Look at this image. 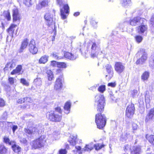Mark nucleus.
I'll list each match as a JSON object with an SVG mask.
<instances>
[{"label":"nucleus","instance_id":"obj_1","mask_svg":"<svg viewBox=\"0 0 154 154\" xmlns=\"http://www.w3.org/2000/svg\"><path fill=\"white\" fill-rule=\"evenodd\" d=\"M95 122L97 128L99 129H102L106 123V117L104 115L100 113L97 114L96 115Z\"/></svg>","mask_w":154,"mask_h":154},{"label":"nucleus","instance_id":"obj_2","mask_svg":"<svg viewBox=\"0 0 154 154\" xmlns=\"http://www.w3.org/2000/svg\"><path fill=\"white\" fill-rule=\"evenodd\" d=\"M46 142L45 136L42 135L39 138L33 141L31 145L33 148L36 149L43 146Z\"/></svg>","mask_w":154,"mask_h":154},{"label":"nucleus","instance_id":"obj_3","mask_svg":"<svg viewBox=\"0 0 154 154\" xmlns=\"http://www.w3.org/2000/svg\"><path fill=\"white\" fill-rule=\"evenodd\" d=\"M95 99L97 105V110L100 112L104 108L105 104L104 96L103 95L99 94L95 97Z\"/></svg>","mask_w":154,"mask_h":154},{"label":"nucleus","instance_id":"obj_4","mask_svg":"<svg viewBox=\"0 0 154 154\" xmlns=\"http://www.w3.org/2000/svg\"><path fill=\"white\" fill-rule=\"evenodd\" d=\"M55 11L47 13L45 16V18L47 24L50 26L54 23V16H55Z\"/></svg>","mask_w":154,"mask_h":154},{"label":"nucleus","instance_id":"obj_5","mask_svg":"<svg viewBox=\"0 0 154 154\" xmlns=\"http://www.w3.org/2000/svg\"><path fill=\"white\" fill-rule=\"evenodd\" d=\"M49 119L52 121L60 122L62 118V116L55 113L53 111H51L48 113Z\"/></svg>","mask_w":154,"mask_h":154},{"label":"nucleus","instance_id":"obj_6","mask_svg":"<svg viewBox=\"0 0 154 154\" xmlns=\"http://www.w3.org/2000/svg\"><path fill=\"white\" fill-rule=\"evenodd\" d=\"M135 107L134 104H131L127 107L126 110V116L128 118L132 117L134 113Z\"/></svg>","mask_w":154,"mask_h":154},{"label":"nucleus","instance_id":"obj_7","mask_svg":"<svg viewBox=\"0 0 154 154\" xmlns=\"http://www.w3.org/2000/svg\"><path fill=\"white\" fill-rule=\"evenodd\" d=\"M114 67L115 70L118 74L123 72L125 69L124 64L120 62H116Z\"/></svg>","mask_w":154,"mask_h":154},{"label":"nucleus","instance_id":"obj_8","mask_svg":"<svg viewBox=\"0 0 154 154\" xmlns=\"http://www.w3.org/2000/svg\"><path fill=\"white\" fill-rule=\"evenodd\" d=\"M93 143H91L88 144L86 145L81 150V148L80 146H75V148L77 150L79 154H81L83 151H91L93 149Z\"/></svg>","mask_w":154,"mask_h":154},{"label":"nucleus","instance_id":"obj_9","mask_svg":"<svg viewBox=\"0 0 154 154\" xmlns=\"http://www.w3.org/2000/svg\"><path fill=\"white\" fill-rule=\"evenodd\" d=\"M26 134L29 135H32L38 132V129L33 126L27 127L25 128L24 130Z\"/></svg>","mask_w":154,"mask_h":154},{"label":"nucleus","instance_id":"obj_10","mask_svg":"<svg viewBox=\"0 0 154 154\" xmlns=\"http://www.w3.org/2000/svg\"><path fill=\"white\" fill-rule=\"evenodd\" d=\"M138 54H142L141 57L137 60L136 62L137 64L142 63L144 62L147 59V54L145 52V50L143 49L140 50L138 52Z\"/></svg>","mask_w":154,"mask_h":154},{"label":"nucleus","instance_id":"obj_11","mask_svg":"<svg viewBox=\"0 0 154 154\" xmlns=\"http://www.w3.org/2000/svg\"><path fill=\"white\" fill-rule=\"evenodd\" d=\"M29 50L30 52L33 54H37L38 51V49L35 41L33 40H32L30 42L29 45Z\"/></svg>","mask_w":154,"mask_h":154},{"label":"nucleus","instance_id":"obj_12","mask_svg":"<svg viewBox=\"0 0 154 154\" xmlns=\"http://www.w3.org/2000/svg\"><path fill=\"white\" fill-rule=\"evenodd\" d=\"M12 16L13 22L18 21L19 23L21 17L17 8H15L13 9Z\"/></svg>","mask_w":154,"mask_h":154},{"label":"nucleus","instance_id":"obj_13","mask_svg":"<svg viewBox=\"0 0 154 154\" xmlns=\"http://www.w3.org/2000/svg\"><path fill=\"white\" fill-rule=\"evenodd\" d=\"M106 69L108 74L106 75V77L107 79H110L113 76V72L112 66L110 65H107L106 66Z\"/></svg>","mask_w":154,"mask_h":154},{"label":"nucleus","instance_id":"obj_14","mask_svg":"<svg viewBox=\"0 0 154 154\" xmlns=\"http://www.w3.org/2000/svg\"><path fill=\"white\" fill-rule=\"evenodd\" d=\"M12 143L11 145L13 151L16 153L19 154L21 150V147L17 145L14 141Z\"/></svg>","mask_w":154,"mask_h":154},{"label":"nucleus","instance_id":"obj_15","mask_svg":"<svg viewBox=\"0 0 154 154\" xmlns=\"http://www.w3.org/2000/svg\"><path fill=\"white\" fill-rule=\"evenodd\" d=\"M62 86L61 80L59 78L57 79L55 82L54 89L56 90H60L62 88Z\"/></svg>","mask_w":154,"mask_h":154},{"label":"nucleus","instance_id":"obj_16","mask_svg":"<svg viewBox=\"0 0 154 154\" xmlns=\"http://www.w3.org/2000/svg\"><path fill=\"white\" fill-rule=\"evenodd\" d=\"M154 116V108L151 109L147 115L145 119V121L146 122H148L152 119V118Z\"/></svg>","mask_w":154,"mask_h":154},{"label":"nucleus","instance_id":"obj_17","mask_svg":"<svg viewBox=\"0 0 154 154\" xmlns=\"http://www.w3.org/2000/svg\"><path fill=\"white\" fill-rule=\"evenodd\" d=\"M141 148L140 146L133 147L131 149V154H140Z\"/></svg>","mask_w":154,"mask_h":154},{"label":"nucleus","instance_id":"obj_18","mask_svg":"<svg viewBox=\"0 0 154 154\" xmlns=\"http://www.w3.org/2000/svg\"><path fill=\"white\" fill-rule=\"evenodd\" d=\"M64 56L66 58L72 60L76 59L77 57V56L76 55L72 54V53L68 52H65Z\"/></svg>","mask_w":154,"mask_h":154},{"label":"nucleus","instance_id":"obj_19","mask_svg":"<svg viewBox=\"0 0 154 154\" xmlns=\"http://www.w3.org/2000/svg\"><path fill=\"white\" fill-rule=\"evenodd\" d=\"M139 17L134 18L133 19L131 20L130 22V24L132 26H136L137 25L139 22H140L141 20H143Z\"/></svg>","mask_w":154,"mask_h":154},{"label":"nucleus","instance_id":"obj_20","mask_svg":"<svg viewBox=\"0 0 154 154\" xmlns=\"http://www.w3.org/2000/svg\"><path fill=\"white\" fill-rule=\"evenodd\" d=\"M25 101H26V102H29L31 103L32 100L30 98L27 97L26 98H21L17 100V103L18 104H21L22 103L24 102Z\"/></svg>","mask_w":154,"mask_h":154},{"label":"nucleus","instance_id":"obj_21","mask_svg":"<svg viewBox=\"0 0 154 154\" xmlns=\"http://www.w3.org/2000/svg\"><path fill=\"white\" fill-rule=\"evenodd\" d=\"M28 44V42L27 40H24L22 43L20 49L19 50V52L20 53L23 51V50L27 47Z\"/></svg>","mask_w":154,"mask_h":154},{"label":"nucleus","instance_id":"obj_22","mask_svg":"<svg viewBox=\"0 0 154 154\" xmlns=\"http://www.w3.org/2000/svg\"><path fill=\"white\" fill-rule=\"evenodd\" d=\"M46 73L48 80L50 81H52L54 78V74L52 71L50 69H48Z\"/></svg>","mask_w":154,"mask_h":154},{"label":"nucleus","instance_id":"obj_23","mask_svg":"<svg viewBox=\"0 0 154 154\" xmlns=\"http://www.w3.org/2000/svg\"><path fill=\"white\" fill-rule=\"evenodd\" d=\"M49 57L48 55H44L42 56L39 60V63H40L45 64L48 61Z\"/></svg>","mask_w":154,"mask_h":154},{"label":"nucleus","instance_id":"obj_24","mask_svg":"<svg viewBox=\"0 0 154 154\" xmlns=\"http://www.w3.org/2000/svg\"><path fill=\"white\" fill-rule=\"evenodd\" d=\"M96 44L94 43H92L91 47V57H96L98 55V54L97 53V49H96V52L95 53H94V50L96 49Z\"/></svg>","mask_w":154,"mask_h":154},{"label":"nucleus","instance_id":"obj_25","mask_svg":"<svg viewBox=\"0 0 154 154\" xmlns=\"http://www.w3.org/2000/svg\"><path fill=\"white\" fill-rule=\"evenodd\" d=\"M71 103L69 102H66L64 106V109L65 110V112L66 114H68L70 111V108Z\"/></svg>","mask_w":154,"mask_h":154},{"label":"nucleus","instance_id":"obj_26","mask_svg":"<svg viewBox=\"0 0 154 154\" xmlns=\"http://www.w3.org/2000/svg\"><path fill=\"white\" fill-rule=\"evenodd\" d=\"M120 3L124 7H127L131 3V0H120Z\"/></svg>","mask_w":154,"mask_h":154},{"label":"nucleus","instance_id":"obj_27","mask_svg":"<svg viewBox=\"0 0 154 154\" xmlns=\"http://www.w3.org/2000/svg\"><path fill=\"white\" fill-rule=\"evenodd\" d=\"M147 29V27L144 25H141L139 26L138 31L139 33L144 32Z\"/></svg>","mask_w":154,"mask_h":154},{"label":"nucleus","instance_id":"obj_28","mask_svg":"<svg viewBox=\"0 0 154 154\" xmlns=\"http://www.w3.org/2000/svg\"><path fill=\"white\" fill-rule=\"evenodd\" d=\"M17 26V25L14 24L11 25L10 26L8 29V32L12 35V36L13 35L14 31L15 30V28Z\"/></svg>","mask_w":154,"mask_h":154},{"label":"nucleus","instance_id":"obj_29","mask_svg":"<svg viewBox=\"0 0 154 154\" xmlns=\"http://www.w3.org/2000/svg\"><path fill=\"white\" fill-rule=\"evenodd\" d=\"M34 84L36 85V87H39L41 85L42 83V80L41 78H38L34 79Z\"/></svg>","mask_w":154,"mask_h":154},{"label":"nucleus","instance_id":"obj_30","mask_svg":"<svg viewBox=\"0 0 154 154\" xmlns=\"http://www.w3.org/2000/svg\"><path fill=\"white\" fill-rule=\"evenodd\" d=\"M149 72L146 71L144 72L141 76V79L143 81L147 80L149 77Z\"/></svg>","mask_w":154,"mask_h":154},{"label":"nucleus","instance_id":"obj_31","mask_svg":"<svg viewBox=\"0 0 154 154\" xmlns=\"http://www.w3.org/2000/svg\"><path fill=\"white\" fill-rule=\"evenodd\" d=\"M7 152V149L2 144L0 145V153L1 154H6Z\"/></svg>","mask_w":154,"mask_h":154},{"label":"nucleus","instance_id":"obj_32","mask_svg":"<svg viewBox=\"0 0 154 154\" xmlns=\"http://www.w3.org/2000/svg\"><path fill=\"white\" fill-rule=\"evenodd\" d=\"M22 69V66L20 65H19L16 67L15 69L13 70L11 72V74L12 75H14L16 73H18L20 72Z\"/></svg>","mask_w":154,"mask_h":154},{"label":"nucleus","instance_id":"obj_33","mask_svg":"<svg viewBox=\"0 0 154 154\" xmlns=\"http://www.w3.org/2000/svg\"><path fill=\"white\" fill-rule=\"evenodd\" d=\"M146 137L150 143H152V144L154 145V135H150L149 136L146 135Z\"/></svg>","mask_w":154,"mask_h":154},{"label":"nucleus","instance_id":"obj_34","mask_svg":"<svg viewBox=\"0 0 154 154\" xmlns=\"http://www.w3.org/2000/svg\"><path fill=\"white\" fill-rule=\"evenodd\" d=\"M15 66V62L14 60H12L7 63L6 66L7 68H9L10 69H11L12 68L14 67Z\"/></svg>","mask_w":154,"mask_h":154},{"label":"nucleus","instance_id":"obj_35","mask_svg":"<svg viewBox=\"0 0 154 154\" xmlns=\"http://www.w3.org/2000/svg\"><path fill=\"white\" fill-rule=\"evenodd\" d=\"M3 141L5 143L11 145L14 142V141H10L8 137L6 136L4 137L3 138Z\"/></svg>","mask_w":154,"mask_h":154},{"label":"nucleus","instance_id":"obj_36","mask_svg":"<svg viewBox=\"0 0 154 154\" xmlns=\"http://www.w3.org/2000/svg\"><path fill=\"white\" fill-rule=\"evenodd\" d=\"M149 66L152 68H154V54L152 55L150 59Z\"/></svg>","mask_w":154,"mask_h":154},{"label":"nucleus","instance_id":"obj_37","mask_svg":"<svg viewBox=\"0 0 154 154\" xmlns=\"http://www.w3.org/2000/svg\"><path fill=\"white\" fill-rule=\"evenodd\" d=\"M98 91L100 93H103L106 90V86L104 85L99 86L98 89Z\"/></svg>","mask_w":154,"mask_h":154},{"label":"nucleus","instance_id":"obj_38","mask_svg":"<svg viewBox=\"0 0 154 154\" xmlns=\"http://www.w3.org/2000/svg\"><path fill=\"white\" fill-rule=\"evenodd\" d=\"M57 67L61 68H65L66 67V64L65 62H58Z\"/></svg>","mask_w":154,"mask_h":154},{"label":"nucleus","instance_id":"obj_39","mask_svg":"<svg viewBox=\"0 0 154 154\" xmlns=\"http://www.w3.org/2000/svg\"><path fill=\"white\" fill-rule=\"evenodd\" d=\"M71 139L69 140V142L70 144L72 145H74L75 144L76 139H77V137L76 136L74 137V138H73L72 137H71Z\"/></svg>","mask_w":154,"mask_h":154},{"label":"nucleus","instance_id":"obj_40","mask_svg":"<svg viewBox=\"0 0 154 154\" xmlns=\"http://www.w3.org/2000/svg\"><path fill=\"white\" fill-rule=\"evenodd\" d=\"M94 147L96 150H99L104 147L105 145L103 144H101L98 143L94 145Z\"/></svg>","mask_w":154,"mask_h":154},{"label":"nucleus","instance_id":"obj_41","mask_svg":"<svg viewBox=\"0 0 154 154\" xmlns=\"http://www.w3.org/2000/svg\"><path fill=\"white\" fill-rule=\"evenodd\" d=\"M143 39V37L140 35H136L135 37V40L138 43L141 42H142Z\"/></svg>","mask_w":154,"mask_h":154},{"label":"nucleus","instance_id":"obj_42","mask_svg":"<svg viewBox=\"0 0 154 154\" xmlns=\"http://www.w3.org/2000/svg\"><path fill=\"white\" fill-rule=\"evenodd\" d=\"M20 83L23 84V85L28 86L29 84L28 82L25 79L22 78L20 80Z\"/></svg>","mask_w":154,"mask_h":154},{"label":"nucleus","instance_id":"obj_43","mask_svg":"<svg viewBox=\"0 0 154 154\" xmlns=\"http://www.w3.org/2000/svg\"><path fill=\"white\" fill-rule=\"evenodd\" d=\"M65 12L66 14H68L69 13V7L67 4L63 6Z\"/></svg>","mask_w":154,"mask_h":154},{"label":"nucleus","instance_id":"obj_44","mask_svg":"<svg viewBox=\"0 0 154 154\" xmlns=\"http://www.w3.org/2000/svg\"><path fill=\"white\" fill-rule=\"evenodd\" d=\"M61 15L62 19H64L66 17V15L65 14V12L63 9H60Z\"/></svg>","mask_w":154,"mask_h":154},{"label":"nucleus","instance_id":"obj_45","mask_svg":"<svg viewBox=\"0 0 154 154\" xmlns=\"http://www.w3.org/2000/svg\"><path fill=\"white\" fill-rule=\"evenodd\" d=\"M151 24L152 26V29L153 32H154V16H153L151 19Z\"/></svg>","mask_w":154,"mask_h":154},{"label":"nucleus","instance_id":"obj_46","mask_svg":"<svg viewBox=\"0 0 154 154\" xmlns=\"http://www.w3.org/2000/svg\"><path fill=\"white\" fill-rule=\"evenodd\" d=\"M23 3L27 6H29L31 5V0H23Z\"/></svg>","mask_w":154,"mask_h":154},{"label":"nucleus","instance_id":"obj_47","mask_svg":"<svg viewBox=\"0 0 154 154\" xmlns=\"http://www.w3.org/2000/svg\"><path fill=\"white\" fill-rule=\"evenodd\" d=\"M58 62L55 61H52L51 62V65L54 67L58 66Z\"/></svg>","mask_w":154,"mask_h":154},{"label":"nucleus","instance_id":"obj_48","mask_svg":"<svg viewBox=\"0 0 154 154\" xmlns=\"http://www.w3.org/2000/svg\"><path fill=\"white\" fill-rule=\"evenodd\" d=\"M16 79L12 77H10L8 79V81L10 84L11 85L14 84Z\"/></svg>","mask_w":154,"mask_h":154},{"label":"nucleus","instance_id":"obj_49","mask_svg":"<svg viewBox=\"0 0 154 154\" xmlns=\"http://www.w3.org/2000/svg\"><path fill=\"white\" fill-rule=\"evenodd\" d=\"M5 105V102L2 98L0 97V106L3 107Z\"/></svg>","mask_w":154,"mask_h":154},{"label":"nucleus","instance_id":"obj_50","mask_svg":"<svg viewBox=\"0 0 154 154\" xmlns=\"http://www.w3.org/2000/svg\"><path fill=\"white\" fill-rule=\"evenodd\" d=\"M64 1V0H56L57 4L60 7L63 5Z\"/></svg>","mask_w":154,"mask_h":154},{"label":"nucleus","instance_id":"obj_51","mask_svg":"<svg viewBox=\"0 0 154 154\" xmlns=\"http://www.w3.org/2000/svg\"><path fill=\"white\" fill-rule=\"evenodd\" d=\"M67 151L65 149H61L59 151V154H66Z\"/></svg>","mask_w":154,"mask_h":154},{"label":"nucleus","instance_id":"obj_52","mask_svg":"<svg viewBox=\"0 0 154 154\" xmlns=\"http://www.w3.org/2000/svg\"><path fill=\"white\" fill-rule=\"evenodd\" d=\"M48 1H43L41 3V5L42 6H46L48 5Z\"/></svg>","mask_w":154,"mask_h":154},{"label":"nucleus","instance_id":"obj_53","mask_svg":"<svg viewBox=\"0 0 154 154\" xmlns=\"http://www.w3.org/2000/svg\"><path fill=\"white\" fill-rule=\"evenodd\" d=\"M137 93V91L136 90H134L131 92V95L132 97H135Z\"/></svg>","mask_w":154,"mask_h":154},{"label":"nucleus","instance_id":"obj_54","mask_svg":"<svg viewBox=\"0 0 154 154\" xmlns=\"http://www.w3.org/2000/svg\"><path fill=\"white\" fill-rule=\"evenodd\" d=\"M132 127L134 130H136L138 128V126L136 124L133 123L132 124Z\"/></svg>","mask_w":154,"mask_h":154},{"label":"nucleus","instance_id":"obj_55","mask_svg":"<svg viewBox=\"0 0 154 154\" xmlns=\"http://www.w3.org/2000/svg\"><path fill=\"white\" fill-rule=\"evenodd\" d=\"M116 85V83L115 82L109 83L108 84V86H110L112 87H115Z\"/></svg>","mask_w":154,"mask_h":154},{"label":"nucleus","instance_id":"obj_56","mask_svg":"<svg viewBox=\"0 0 154 154\" xmlns=\"http://www.w3.org/2000/svg\"><path fill=\"white\" fill-rule=\"evenodd\" d=\"M18 128V126L16 125H14L12 128V130L14 133L15 131Z\"/></svg>","mask_w":154,"mask_h":154},{"label":"nucleus","instance_id":"obj_57","mask_svg":"<svg viewBox=\"0 0 154 154\" xmlns=\"http://www.w3.org/2000/svg\"><path fill=\"white\" fill-rule=\"evenodd\" d=\"M55 110L60 113H61V110L60 108L59 107H57L55 108Z\"/></svg>","mask_w":154,"mask_h":154},{"label":"nucleus","instance_id":"obj_58","mask_svg":"<svg viewBox=\"0 0 154 154\" xmlns=\"http://www.w3.org/2000/svg\"><path fill=\"white\" fill-rule=\"evenodd\" d=\"M62 70L61 69H58L56 70V73L57 74H59L62 72Z\"/></svg>","mask_w":154,"mask_h":154},{"label":"nucleus","instance_id":"obj_59","mask_svg":"<svg viewBox=\"0 0 154 154\" xmlns=\"http://www.w3.org/2000/svg\"><path fill=\"white\" fill-rule=\"evenodd\" d=\"M51 54V56H52L53 57H54V58L57 59L58 58L57 54V53H53V54Z\"/></svg>","mask_w":154,"mask_h":154},{"label":"nucleus","instance_id":"obj_60","mask_svg":"<svg viewBox=\"0 0 154 154\" xmlns=\"http://www.w3.org/2000/svg\"><path fill=\"white\" fill-rule=\"evenodd\" d=\"M6 17L7 18V19L8 20H10L11 18V17L10 15V14H9V13H8L6 14Z\"/></svg>","mask_w":154,"mask_h":154},{"label":"nucleus","instance_id":"obj_61","mask_svg":"<svg viewBox=\"0 0 154 154\" xmlns=\"http://www.w3.org/2000/svg\"><path fill=\"white\" fill-rule=\"evenodd\" d=\"M20 142L24 143H26L27 141L25 138H23L20 140Z\"/></svg>","mask_w":154,"mask_h":154},{"label":"nucleus","instance_id":"obj_62","mask_svg":"<svg viewBox=\"0 0 154 154\" xmlns=\"http://www.w3.org/2000/svg\"><path fill=\"white\" fill-rule=\"evenodd\" d=\"M80 14V13L79 12H75L74 14V15L75 16H77L78 15H79Z\"/></svg>","mask_w":154,"mask_h":154},{"label":"nucleus","instance_id":"obj_63","mask_svg":"<svg viewBox=\"0 0 154 154\" xmlns=\"http://www.w3.org/2000/svg\"><path fill=\"white\" fill-rule=\"evenodd\" d=\"M91 23L93 25H95L96 24H97V23L94 20H93L91 22Z\"/></svg>","mask_w":154,"mask_h":154},{"label":"nucleus","instance_id":"obj_64","mask_svg":"<svg viewBox=\"0 0 154 154\" xmlns=\"http://www.w3.org/2000/svg\"><path fill=\"white\" fill-rule=\"evenodd\" d=\"M28 107H29V106L28 105L25 106L24 105H23V106H21V107L22 108H25Z\"/></svg>","mask_w":154,"mask_h":154}]
</instances>
